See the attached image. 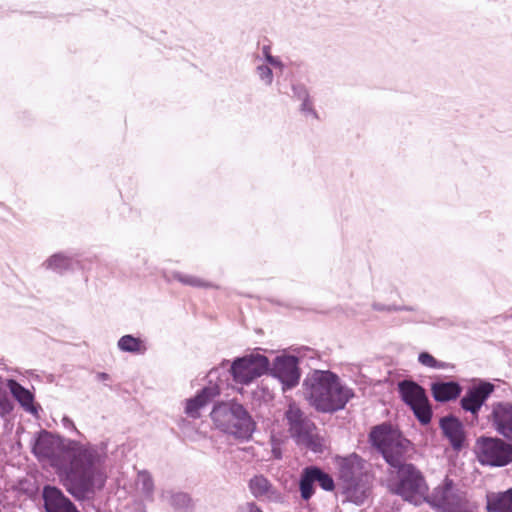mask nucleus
Here are the masks:
<instances>
[{
    "mask_svg": "<svg viewBox=\"0 0 512 512\" xmlns=\"http://www.w3.org/2000/svg\"><path fill=\"white\" fill-rule=\"evenodd\" d=\"M369 439L371 444L381 452L386 462L397 469V482L393 492L417 504L427 493L428 486L422 472L416 466L403 462L411 442L387 423L373 427Z\"/></svg>",
    "mask_w": 512,
    "mask_h": 512,
    "instance_id": "nucleus-1",
    "label": "nucleus"
},
{
    "mask_svg": "<svg viewBox=\"0 0 512 512\" xmlns=\"http://www.w3.org/2000/svg\"><path fill=\"white\" fill-rule=\"evenodd\" d=\"M102 464L103 458L95 447L69 441L61 463L66 473L67 491L82 500L102 489L106 482Z\"/></svg>",
    "mask_w": 512,
    "mask_h": 512,
    "instance_id": "nucleus-2",
    "label": "nucleus"
},
{
    "mask_svg": "<svg viewBox=\"0 0 512 512\" xmlns=\"http://www.w3.org/2000/svg\"><path fill=\"white\" fill-rule=\"evenodd\" d=\"M303 387L310 405L322 413L342 410L354 396L353 390L328 370H315L304 380Z\"/></svg>",
    "mask_w": 512,
    "mask_h": 512,
    "instance_id": "nucleus-3",
    "label": "nucleus"
},
{
    "mask_svg": "<svg viewBox=\"0 0 512 512\" xmlns=\"http://www.w3.org/2000/svg\"><path fill=\"white\" fill-rule=\"evenodd\" d=\"M210 416L216 428L236 439L248 440L256 430L250 413L236 401L215 404Z\"/></svg>",
    "mask_w": 512,
    "mask_h": 512,
    "instance_id": "nucleus-4",
    "label": "nucleus"
},
{
    "mask_svg": "<svg viewBox=\"0 0 512 512\" xmlns=\"http://www.w3.org/2000/svg\"><path fill=\"white\" fill-rule=\"evenodd\" d=\"M292 439L308 450L322 452L321 438L315 433L316 426L307 415L295 404L291 403L285 412Z\"/></svg>",
    "mask_w": 512,
    "mask_h": 512,
    "instance_id": "nucleus-5",
    "label": "nucleus"
},
{
    "mask_svg": "<svg viewBox=\"0 0 512 512\" xmlns=\"http://www.w3.org/2000/svg\"><path fill=\"white\" fill-rule=\"evenodd\" d=\"M427 502L440 512H471L472 510L466 492L448 477L433 490Z\"/></svg>",
    "mask_w": 512,
    "mask_h": 512,
    "instance_id": "nucleus-6",
    "label": "nucleus"
},
{
    "mask_svg": "<svg viewBox=\"0 0 512 512\" xmlns=\"http://www.w3.org/2000/svg\"><path fill=\"white\" fill-rule=\"evenodd\" d=\"M357 463V456L344 458L339 465V478L349 501L362 505L368 497L369 487Z\"/></svg>",
    "mask_w": 512,
    "mask_h": 512,
    "instance_id": "nucleus-7",
    "label": "nucleus"
},
{
    "mask_svg": "<svg viewBox=\"0 0 512 512\" xmlns=\"http://www.w3.org/2000/svg\"><path fill=\"white\" fill-rule=\"evenodd\" d=\"M474 450L478 461L483 465L504 467L512 462V443L497 437H479Z\"/></svg>",
    "mask_w": 512,
    "mask_h": 512,
    "instance_id": "nucleus-8",
    "label": "nucleus"
},
{
    "mask_svg": "<svg viewBox=\"0 0 512 512\" xmlns=\"http://www.w3.org/2000/svg\"><path fill=\"white\" fill-rule=\"evenodd\" d=\"M268 370V358L259 353L235 358L229 369L233 381L241 385L250 384L255 379L268 373Z\"/></svg>",
    "mask_w": 512,
    "mask_h": 512,
    "instance_id": "nucleus-9",
    "label": "nucleus"
},
{
    "mask_svg": "<svg viewBox=\"0 0 512 512\" xmlns=\"http://www.w3.org/2000/svg\"><path fill=\"white\" fill-rule=\"evenodd\" d=\"M268 373L281 383L283 392L292 390L301 378L299 358L294 355H278L269 364Z\"/></svg>",
    "mask_w": 512,
    "mask_h": 512,
    "instance_id": "nucleus-10",
    "label": "nucleus"
},
{
    "mask_svg": "<svg viewBox=\"0 0 512 512\" xmlns=\"http://www.w3.org/2000/svg\"><path fill=\"white\" fill-rule=\"evenodd\" d=\"M315 483L325 491H333L335 483L330 474L318 466L305 467L299 479L300 496L304 501H308L315 493Z\"/></svg>",
    "mask_w": 512,
    "mask_h": 512,
    "instance_id": "nucleus-11",
    "label": "nucleus"
},
{
    "mask_svg": "<svg viewBox=\"0 0 512 512\" xmlns=\"http://www.w3.org/2000/svg\"><path fill=\"white\" fill-rule=\"evenodd\" d=\"M494 391V385L487 381H480L478 384L469 387L460 404L463 410L477 415L483 404Z\"/></svg>",
    "mask_w": 512,
    "mask_h": 512,
    "instance_id": "nucleus-12",
    "label": "nucleus"
},
{
    "mask_svg": "<svg viewBox=\"0 0 512 512\" xmlns=\"http://www.w3.org/2000/svg\"><path fill=\"white\" fill-rule=\"evenodd\" d=\"M41 498L46 512H80L71 499L56 486L45 485Z\"/></svg>",
    "mask_w": 512,
    "mask_h": 512,
    "instance_id": "nucleus-13",
    "label": "nucleus"
},
{
    "mask_svg": "<svg viewBox=\"0 0 512 512\" xmlns=\"http://www.w3.org/2000/svg\"><path fill=\"white\" fill-rule=\"evenodd\" d=\"M488 418L492 427L500 435L508 440H512V403H494Z\"/></svg>",
    "mask_w": 512,
    "mask_h": 512,
    "instance_id": "nucleus-14",
    "label": "nucleus"
},
{
    "mask_svg": "<svg viewBox=\"0 0 512 512\" xmlns=\"http://www.w3.org/2000/svg\"><path fill=\"white\" fill-rule=\"evenodd\" d=\"M439 426L452 448L455 451H460L465 442V431L462 422L455 416L448 415L440 419Z\"/></svg>",
    "mask_w": 512,
    "mask_h": 512,
    "instance_id": "nucleus-15",
    "label": "nucleus"
},
{
    "mask_svg": "<svg viewBox=\"0 0 512 512\" xmlns=\"http://www.w3.org/2000/svg\"><path fill=\"white\" fill-rule=\"evenodd\" d=\"M220 394L217 385H210L202 388L194 397L186 400L185 413L193 419L200 417V409L210 403Z\"/></svg>",
    "mask_w": 512,
    "mask_h": 512,
    "instance_id": "nucleus-16",
    "label": "nucleus"
},
{
    "mask_svg": "<svg viewBox=\"0 0 512 512\" xmlns=\"http://www.w3.org/2000/svg\"><path fill=\"white\" fill-rule=\"evenodd\" d=\"M13 398L19 403L23 410L31 415L37 416L39 412V406L35 403V396L33 392L22 386L15 379H8L6 381Z\"/></svg>",
    "mask_w": 512,
    "mask_h": 512,
    "instance_id": "nucleus-17",
    "label": "nucleus"
},
{
    "mask_svg": "<svg viewBox=\"0 0 512 512\" xmlns=\"http://www.w3.org/2000/svg\"><path fill=\"white\" fill-rule=\"evenodd\" d=\"M32 451L38 459H49L53 461V464L58 465L56 459L57 443L50 432L42 430L38 433Z\"/></svg>",
    "mask_w": 512,
    "mask_h": 512,
    "instance_id": "nucleus-18",
    "label": "nucleus"
},
{
    "mask_svg": "<svg viewBox=\"0 0 512 512\" xmlns=\"http://www.w3.org/2000/svg\"><path fill=\"white\" fill-rule=\"evenodd\" d=\"M42 267L46 270L53 271L63 275L66 272L74 271L80 267V262L72 255L66 252H58L48 257Z\"/></svg>",
    "mask_w": 512,
    "mask_h": 512,
    "instance_id": "nucleus-19",
    "label": "nucleus"
},
{
    "mask_svg": "<svg viewBox=\"0 0 512 512\" xmlns=\"http://www.w3.org/2000/svg\"><path fill=\"white\" fill-rule=\"evenodd\" d=\"M248 488L251 494L259 500H276L279 493L271 482L263 475H255L249 480Z\"/></svg>",
    "mask_w": 512,
    "mask_h": 512,
    "instance_id": "nucleus-20",
    "label": "nucleus"
},
{
    "mask_svg": "<svg viewBox=\"0 0 512 512\" xmlns=\"http://www.w3.org/2000/svg\"><path fill=\"white\" fill-rule=\"evenodd\" d=\"M487 512H512V488L486 494Z\"/></svg>",
    "mask_w": 512,
    "mask_h": 512,
    "instance_id": "nucleus-21",
    "label": "nucleus"
},
{
    "mask_svg": "<svg viewBox=\"0 0 512 512\" xmlns=\"http://www.w3.org/2000/svg\"><path fill=\"white\" fill-rule=\"evenodd\" d=\"M462 388L455 381H436L431 384L433 398L437 402H448L461 394Z\"/></svg>",
    "mask_w": 512,
    "mask_h": 512,
    "instance_id": "nucleus-22",
    "label": "nucleus"
},
{
    "mask_svg": "<svg viewBox=\"0 0 512 512\" xmlns=\"http://www.w3.org/2000/svg\"><path fill=\"white\" fill-rule=\"evenodd\" d=\"M160 497L163 501L167 502L175 512H191L193 510V500L188 493L164 490Z\"/></svg>",
    "mask_w": 512,
    "mask_h": 512,
    "instance_id": "nucleus-23",
    "label": "nucleus"
},
{
    "mask_svg": "<svg viewBox=\"0 0 512 512\" xmlns=\"http://www.w3.org/2000/svg\"><path fill=\"white\" fill-rule=\"evenodd\" d=\"M398 390L402 400L411 407L415 403L425 400L427 397L425 390L416 382L403 380L398 384Z\"/></svg>",
    "mask_w": 512,
    "mask_h": 512,
    "instance_id": "nucleus-24",
    "label": "nucleus"
},
{
    "mask_svg": "<svg viewBox=\"0 0 512 512\" xmlns=\"http://www.w3.org/2000/svg\"><path fill=\"white\" fill-rule=\"evenodd\" d=\"M117 347L122 352L135 355H143L147 350L145 342L141 338L135 337L131 334H126L120 337L117 342Z\"/></svg>",
    "mask_w": 512,
    "mask_h": 512,
    "instance_id": "nucleus-25",
    "label": "nucleus"
},
{
    "mask_svg": "<svg viewBox=\"0 0 512 512\" xmlns=\"http://www.w3.org/2000/svg\"><path fill=\"white\" fill-rule=\"evenodd\" d=\"M372 308L376 311H410L413 313L411 317L405 318L404 320L407 322H414V323H423L426 321L425 313L414 308V307H408V306H395V305H385L382 303L374 302L372 304Z\"/></svg>",
    "mask_w": 512,
    "mask_h": 512,
    "instance_id": "nucleus-26",
    "label": "nucleus"
},
{
    "mask_svg": "<svg viewBox=\"0 0 512 512\" xmlns=\"http://www.w3.org/2000/svg\"><path fill=\"white\" fill-rule=\"evenodd\" d=\"M137 486L146 500H154V481L148 471L142 470L138 472Z\"/></svg>",
    "mask_w": 512,
    "mask_h": 512,
    "instance_id": "nucleus-27",
    "label": "nucleus"
},
{
    "mask_svg": "<svg viewBox=\"0 0 512 512\" xmlns=\"http://www.w3.org/2000/svg\"><path fill=\"white\" fill-rule=\"evenodd\" d=\"M173 280L180 282L183 285L196 287V288H214V284L205 281L197 276L184 274L178 271L172 272Z\"/></svg>",
    "mask_w": 512,
    "mask_h": 512,
    "instance_id": "nucleus-28",
    "label": "nucleus"
},
{
    "mask_svg": "<svg viewBox=\"0 0 512 512\" xmlns=\"http://www.w3.org/2000/svg\"><path fill=\"white\" fill-rule=\"evenodd\" d=\"M410 408L412 409L415 417L421 424L427 425L430 423L432 418V409L427 397L425 398V400L415 403Z\"/></svg>",
    "mask_w": 512,
    "mask_h": 512,
    "instance_id": "nucleus-29",
    "label": "nucleus"
},
{
    "mask_svg": "<svg viewBox=\"0 0 512 512\" xmlns=\"http://www.w3.org/2000/svg\"><path fill=\"white\" fill-rule=\"evenodd\" d=\"M256 74L260 81L266 85L270 86L273 83V71L271 67L267 64H259L256 66Z\"/></svg>",
    "mask_w": 512,
    "mask_h": 512,
    "instance_id": "nucleus-30",
    "label": "nucleus"
},
{
    "mask_svg": "<svg viewBox=\"0 0 512 512\" xmlns=\"http://www.w3.org/2000/svg\"><path fill=\"white\" fill-rule=\"evenodd\" d=\"M291 89L292 97L299 102L311 97L308 87L301 82L292 83Z\"/></svg>",
    "mask_w": 512,
    "mask_h": 512,
    "instance_id": "nucleus-31",
    "label": "nucleus"
},
{
    "mask_svg": "<svg viewBox=\"0 0 512 512\" xmlns=\"http://www.w3.org/2000/svg\"><path fill=\"white\" fill-rule=\"evenodd\" d=\"M418 361L426 367L430 368H442L443 363L436 360L431 354L428 352H421L418 356Z\"/></svg>",
    "mask_w": 512,
    "mask_h": 512,
    "instance_id": "nucleus-32",
    "label": "nucleus"
},
{
    "mask_svg": "<svg viewBox=\"0 0 512 512\" xmlns=\"http://www.w3.org/2000/svg\"><path fill=\"white\" fill-rule=\"evenodd\" d=\"M14 405L12 401L0 390V417H5L12 412Z\"/></svg>",
    "mask_w": 512,
    "mask_h": 512,
    "instance_id": "nucleus-33",
    "label": "nucleus"
},
{
    "mask_svg": "<svg viewBox=\"0 0 512 512\" xmlns=\"http://www.w3.org/2000/svg\"><path fill=\"white\" fill-rule=\"evenodd\" d=\"M300 102H301L300 111L305 116H311L314 119H318V114H317L316 110L314 109V105H313V101H312L311 97L307 98V100H303Z\"/></svg>",
    "mask_w": 512,
    "mask_h": 512,
    "instance_id": "nucleus-34",
    "label": "nucleus"
},
{
    "mask_svg": "<svg viewBox=\"0 0 512 512\" xmlns=\"http://www.w3.org/2000/svg\"><path fill=\"white\" fill-rule=\"evenodd\" d=\"M265 60L267 65L273 66L275 68H282L283 64L278 57L272 56L270 53L265 56Z\"/></svg>",
    "mask_w": 512,
    "mask_h": 512,
    "instance_id": "nucleus-35",
    "label": "nucleus"
},
{
    "mask_svg": "<svg viewBox=\"0 0 512 512\" xmlns=\"http://www.w3.org/2000/svg\"><path fill=\"white\" fill-rule=\"evenodd\" d=\"M265 60L267 65L273 66L275 68H282L283 64L278 57L272 56L270 53L265 56Z\"/></svg>",
    "mask_w": 512,
    "mask_h": 512,
    "instance_id": "nucleus-36",
    "label": "nucleus"
},
{
    "mask_svg": "<svg viewBox=\"0 0 512 512\" xmlns=\"http://www.w3.org/2000/svg\"><path fill=\"white\" fill-rule=\"evenodd\" d=\"M265 60L267 65L273 66L275 68H282L283 64L278 57L272 56L270 53L265 56Z\"/></svg>",
    "mask_w": 512,
    "mask_h": 512,
    "instance_id": "nucleus-37",
    "label": "nucleus"
},
{
    "mask_svg": "<svg viewBox=\"0 0 512 512\" xmlns=\"http://www.w3.org/2000/svg\"><path fill=\"white\" fill-rule=\"evenodd\" d=\"M265 60L267 65L273 66L275 68H282L283 64L278 57L272 56L270 53L265 56Z\"/></svg>",
    "mask_w": 512,
    "mask_h": 512,
    "instance_id": "nucleus-38",
    "label": "nucleus"
},
{
    "mask_svg": "<svg viewBox=\"0 0 512 512\" xmlns=\"http://www.w3.org/2000/svg\"><path fill=\"white\" fill-rule=\"evenodd\" d=\"M265 60L267 65L273 66L275 68H282L283 64L278 57L272 56L270 53L265 56Z\"/></svg>",
    "mask_w": 512,
    "mask_h": 512,
    "instance_id": "nucleus-39",
    "label": "nucleus"
},
{
    "mask_svg": "<svg viewBox=\"0 0 512 512\" xmlns=\"http://www.w3.org/2000/svg\"><path fill=\"white\" fill-rule=\"evenodd\" d=\"M62 424H63L64 428L69 429V430H72V431H74L75 433L79 434V431L77 430V428H76V426H75V424H74L73 420H72V419H70L69 417L64 416V417L62 418Z\"/></svg>",
    "mask_w": 512,
    "mask_h": 512,
    "instance_id": "nucleus-40",
    "label": "nucleus"
},
{
    "mask_svg": "<svg viewBox=\"0 0 512 512\" xmlns=\"http://www.w3.org/2000/svg\"><path fill=\"white\" fill-rule=\"evenodd\" d=\"M245 508L247 512H263L254 502H248Z\"/></svg>",
    "mask_w": 512,
    "mask_h": 512,
    "instance_id": "nucleus-41",
    "label": "nucleus"
},
{
    "mask_svg": "<svg viewBox=\"0 0 512 512\" xmlns=\"http://www.w3.org/2000/svg\"><path fill=\"white\" fill-rule=\"evenodd\" d=\"M96 379L101 382H106V381L110 380V375L105 372H99L96 375Z\"/></svg>",
    "mask_w": 512,
    "mask_h": 512,
    "instance_id": "nucleus-42",
    "label": "nucleus"
},
{
    "mask_svg": "<svg viewBox=\"0 0 512 512\" xmlns=\"http://www.w3.org/2000/svg\"><path fill=\"white\" fill-rule=\"evenodd\" d=\"M262 53H263L264 57L267 56V54L270 53V47L268 45L263 46Z\"/></svg>",
    "mask_w": 512,
    "mask_h": 512,
    "instance_id": "nucleus-43",
    "label": "nucleus"
}]
</instances>
